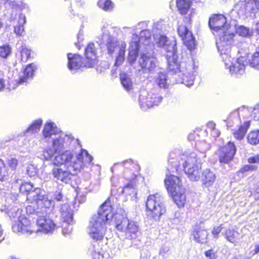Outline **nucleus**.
<instances>
[{
  "mask_svg": "<svg viewBox=\"0 0 259 259\" xmlns=\"http://www.w3.org/2000/svg\"><path fill=\"white\" fill-rule=\"evenodd\" d=\"M115 7V4L111 0H105L102 7V9L106 12H111Z\"/></svg>",
  "mask_w": 259,
  "mask_h": 259,
  "instance_id": "obj_43",
  "label": "nucleus"
},
{
  "mask_svg": "<svg viewBox=\"0 0 259 259\" xmlns=\"http://www.w3.org/2000/svg\"><path fill=\"white\" fill-rule=\"evenodd\" d=\"M210 134L213 137L217 138L220 136V132L219 130L215 128L210 131Z\"/></svg>",
  "mask_w": 259,
  "mask_h": 259,
  "instance_id": "obj_60",
  "label": "nucleus"
},
{
  "mask_svg": "<svg viewBox=\"0 0 259 259\" xmlns=\"http://www.w3.org/2000/svg\"><path fill=\"white\" fill-rule=\"evenodd\" d=\"M60 218L63 221V233L68 234L72 231V228L71 226L73 223V211L69 207L67 203L62 205L60 208Z\"/></svg>",
  "mask_w": 259,
  "mask_h": 259,
  "instance_id": "obj_9",
  "label": "nucleus"
},
{
  "mask_svg": "<svg viewBox=\"0 0 259 259\" xmlns=\"http://www.w3.org/2000/svg\"><path fill=\"white\" fill-rule=\"evenodd\" d=\"M184 170L190 180L193 181L194 177L193 173L194 172V163H185L183 165Z\"/></svg>",
  "mask_w": 259,
  "mask_h": 259,
  "instance_id": "obj_34",
  "label": "nucleus"
},
{
  "mask_svg": "<svg viewBox=\"0 0 259 259\" xmlns=\"http://www.w3.org/2000/svg\"><path fill=\"white\" fill-rule=\"evenodd\" d=\"M139 64L142 68L149 70H151L155 66L151 57L145 53L141 54Z\"/></svg>",
  "mask_w": 259,
  "mask_h": 259,
  "instance_id": "obj_21",
  "label": "nucleus"
},
{
  "mask_svg": "<svg viewBox=\"0 0 259 259\" xmlns=\"http://www.w3.org/2000/svg\"><path fill=\"white\" fill-rule=\"evenodd\" d=\"M106 46L108 53L110 55H112L114 52L115 49L116 47V45L114 42L110 41L107 42Z\"/></svg>",
  "mask_w": 259,
  "mask_h": 259,
  "instance_id": "obj_46",
  "label": "nucleus"
},
{
  "mask_svg": "<svg viewBox=\"0 0 259 259\" xmlns=\"http://www.w3.org/2000/svg\"><path fill=\"white\" fill-rule=\"evenodd\" d=\"M38 169L34 167L33 164L31 163L27 167V171L30 176H34L37 172Z\"/></svg>",
  "mask_w": 259,
  "mask_h": 259,
  "instance_id": "obj_48",
  "label": "nucleus"
},
{
  "mask_svg": "<svg viewBox=\"0 0 259 259\" xmlns=\"http://www.w3.org/2000/svg\"><path fill=\"white\" fill-rule=\"evenodd\" d=\"M248 62L251 67L256 70H259V48L251 55Z\"/></svg>",
  "mask_w": 259,
  "mask_h": 259,
  "instance_id": "obj_31",
  "label": "nucleus"
},
{
  "mask_svg": "<svg viewBox=\"0 0 259 259\" xmlns=\"http://www.w3.org/2000/svg\"><path fill=\"white\" fill-rule=\"evenodd\" d=\"M11 48L8 45L0 46V58L6 59L11 54Z\"/></svg>",
  "mask_w": 259,
  "mask_h": 259,
  "instance_id": "obj_41",
  "label": "nucleus"
},
{
  "mask_svg": "<svg viewBox=\"0 0 259 259\" xmlns=\"http://www.w3.org/2000/svg\"><path fill=\"white\" fill-rule=\"evenodd\" d=\"M247 140L252 145L259 144V130L250 132L247 136Z\"/></svg>",
  "mask_w": 259,
  "mask_h": 259,
  "instance_id": "obj_28",
  "label": "nucleus"
},
{
  "mask_svg": "<svg viewBox=\"0 0 259 259\" xmlns=\"http://www.w3.org/2000/svg\"><path fill=\"white\" fill-rule=\"evenodd\" d=\"M16 218H18V221H14L12 225V230L15 233L31 234L32 233L42 232L48 233L53 231L56 227L53 221L46 215L39 216L36 220L37 228L34 223L24 216L19 215Z\"/></svg>",
  "mask_w": 259,
  "mask_h": 259,
  "instance_id": "obj_3",
  "label": "nucleus"
},
{
  "mask_svg": "<svg viewBox=\"0 0 259 259\" xmlns=\"http://www.w3.org/2000/svg\"><path fill=\"white\" fill-rule=\"evenodd\" d=\"M125 52V46H122L120 47L114 63V65L115 66H118L120 65L124 62Z\"/></svg>",
  "mask_w": 259,
  "mask_h": 259,
  "instance_id": "obj_35",
  "label": "nucleus"
},
{
  "mask_svg": "<svg viewBox=\"0 0 259 259\" xmlns=\"http://www.w3.org/2000/svg\"><path fill=\"white\" fill-rule=\"evenodd\" d=\"M205 255L208 259H217L216 253L213 249H209L205 252Z\"/></svg>",
  "mask_w": 259,
  "mask_h": 259,
  "instance_id": "obj_51",
  "label": "nucleus"
},
{
  "mask_svg": "<svg viewBox=\"0 0 259 259\" xmlns=\"http://www.w3.org/2000/svg\"><path fill=\"white\" fill-rule=\"evenodd\" d=\"M207 127L211 131L215 128V123L212 121H210L207 123Z\"/></svg>",
  "mask_w": 259,
  "mask_h": 259,
  "instance_id": "obj_61",
  "label": "nucleus"
},
{
  "mask_svg": "<svg viewBox=\"0 0 259 259\" xmlns=\"http://www.w3.org/2000/svg\"><path fill=\"white\" fill-rule=\"evenodd\" d=\"M233 11L237 13L239 17L247 13H251L249 0L240 1L235 5Z\"/></svg>",
  "mask_w": 259,
  "mask_h": 259,
  "instance_id": "obj_18",
  "label": "nucleus"
},
{
  "mask_svg": "<svg viewBox=\"0 0 259 259\" xmlns=\"http://www.w3.org/2000/svg\"><path fill=\"white\" fill-rule=\"evenodd\" d=\"M223 229L222 225H221L219 226L214 227L212 230V234L213 235L214 238H217L218 235L222 231Z\"/></svg>",
  "mask_w": 259,
  "mask_h": 259,
  "instance_id": "obj_54",
  "label": "nucleus"
},
{
  "mask_svg": "<svg viewBox=\"0 0 259 259\" xmlns=\"http://www.w3.org/2000/svg\"><path fill=\"white\" fill-rule=\"evenodd\" d=\"M31 205H28L26 207V212L27 213H29V214H31V213H33V212H36V213L37 214V215L38 217H39V213L40 212H43L44 210H41V211H39L38 210V209H39V207H40V209H42V208H47V207H45L44 205H38L37 204H36V203L35 202L33 203H31ZM48 209H52L53 208H48Z\"/></svg>",
  "mask_w": 259,
  "mask_h": 259,
  "instance_id": "obj_32",
  "label": "nucleus"
},
{
  "mask_svg": "<svg viewBox=\"0 0 259 259\" xmlns=\"http://www.w3.org/2000/svg\"><path fill=\"white\" fill-rule=\"evenodd\" d=\"M59 143V139H56L53 141V145L55 146L57 144Z\"/></svg>",
  "mask_w": 259,
  "mask_h": 259,
  "instance_id": "obj_63",
  "label": "nucleus"
},
{
  "mask_svg": "<svg viewBox=\"0 0 259 259\" xmlns=\"http://www.w3.org/2000/svg\"><path fill=\"white\" fill-rule=\"evenodd\" d=\"M61 157L62 159H65V162H70L73 157V155L70 153H63L61 155Z\"/></svg>",
  "mask_w": 259,
  "mask_h": 259,
  "instance_id": "obj_56",
  "label": "nucleus"
},
{
  "mask_svg": "<svg viewBox=\"0 0 259 259\" xmlns=\"http://www.w3.org/2000/svg\"><path fill=\"white\" fill-rule=\"evenodd\" d=\"M7 164L13 169H15L17 166V163H7Z\"/></svg>",
  "mask_w": 259,
  "mask_h": 259,
  "instance_id": "obj_62",
  "label": "nucleus"
},
{
  "mask_svg": "<svg viewBox=\"0 0 259 259\" xmlns=\"http://www.w3.org/2000/svg\"><path fill=\"white\" fill-rule=\"evenodd\" d=\"M45 196H48L49 199L53 201L54 203V200L52 198L57 201L60 202L62 200L63 198V195L60 191H56L54 192L49 193L47 194L45 193Z\"/></svg>",
  "mask_w": 259,
  "mask_h": 259,
  "instance_id": "obj_39",
  "label": "nucleus"
},
{
  "mask_svg": "<svg viewBox=\"0 0 259 259\" xmlns=\"http://www.w3.org/2000/svg\"><path fill=\"white\" fill-rule=\"evenodd\" d=\"M42 133L45 138H50L53 135L56 134V132L52 122H47L45 123Z\"/></svg>",
  "mask_w": 259,
  "mask_h": 259,
  "instance_id": "obj_25",
  "label": "nucleus"
},
{
  "mask_svg": "<svg viewBox=\"0 0 259 259\" xmlns=\"http://www.w3.org/2000/svg\"><path fill=\"white\" fill-rule=\"evenodd\" d=\"M251 116L254 120H259V104H257L254 107Z\"/></svg>",
  "mask_w": 259,
  "mask_h": 259,
  "instance_id": "obj_47",
  "label": "nucleus"
},
{
  "mask_svg": "<svg viewBox=\"0 0 259 259\" xmlns=\"http://www.w3.org/2000/svg\"><path fill=\"white\" fill-rule=\"evenodd\" d=\"M122 210L113 213L109 201H106L100 207L98 213L94 215L91 219L87 228L90 237L93 240H101L105 234L106 224L114 222L116 229L124 234L125 238L132 240L138 236L140 228L134 221H130L121 213Z\"/></svg>",
  "mask_w": 259,
  "mask_h": 259,
  "instance_id": "obj_1",
  "label": "nucleus"
},
{
  "mask_svg": "<svg viewBox=\"0 0 259 259\" xmlns=\"http://www.w3.org/2000/svg\"><path fill=\"white\" fill-rule=\"evenodd\" d=\"M208 233L205 230H199L195 234V240L198 242L203 243L207 242Z\"/></svg>",
  "mask_w": 259,
  "mask_h": 259,
  "instance_id": "obj_37",
  "label": "nucleus"
},
{
  "mask_svg": "<svg viewBox=\"0 0 259 259\" xmlns=\"http://www.w3.org/2000/svg\"><path fill=\"white\" fill-rule=\"evenodd\" d=\"M202 154H204L206 150L209 148V144L207 143L205 140L197 141L195 143V148Z\"/></svg>",
  "mask_w": 259,
  "mask_h": 259,
  "instance_id": "obj_40",
  "label": "nucleus"
},
{
  "mask_svg": "<svg viewBox=\"0 0 259 259\" xmlns=\"http://www.w3.org/2000/svg\"><path fill=\"white\" fill-rule=\"evenodd\" d=\"M19 188L20 194H11L10 197L6 199L7 205L5 211L11 218H16L21 214V210L18 208V204L22 201L19 200L22 197V194L26 193V201L28 203L35 202L39 205H44L47 208H54V203L53 201L49 199L48 196H45V192L40 189H33V187L30 183H22L19 179L15 180Z\"/></svg>",
  "mask_w": 259,
  "mask_h": 259,
  "instance_id": "obj_2",
  "label": "nucleus"
},
{
  "mask_svg": "<svg viewBox=\"0 0 259 259\" xmlns=\"http://www.w3.org/2000/svg\"><path fill=\"white\" fill-rule=\"evenodd\" d=\"M146 206L148 212L154 219L158 218L165 212L162 198L158 193L149 195L147 199Z\"/></svg>",
  "mask_w": 259,
  "mask_h": 259,
  "instance_id": "obj_6",
  "label": "nucleus"
},
{
  "mask_svg": "<svg viewBox=\"0 0 259 259\" xmlns=\"http://www.w3.org/2000/svg\"><path fill=\"white\" fill-rule=\"evenodd\" d=\"M42 124L41 119L34 120L31 124L28 127L26 131L31 133H34L39 131Z\"/></svg>",
  "mask_w": 259,
  "mask_h": 259,
  "instance_id": "obj_36",
  "label": "nucleus"
},
{
  "mask_svg": "<svg viewBox=\"0 0 259 259\" xmlns=\"http://www.w3.org/2000/svg\"><path fill=\"white\" fill-rule=\"evenodd\" d=\"M83 65L85 68H93L98 63L97 49L93 42L88 44L84 49Z\"/></svg>",
  "mask_w": 259,
  "mask_h": 259,
  "instance_id": "obj_8",
  "label": "nucleus"
},
{
  "mask_svg": "<svg viewBox=\"0 0 259 259\" xmlns=\"http://www.w3.org/2000/svg\"><path fill=\"white\" fill-rule=\"evenodd\" d=\"M58 164H65V168L64 169L66 171H68L70 175V177L72 175H75L78 171H79L81 168L80 163H58Z\"/></svg>",
  "mask_w": 259,
  "mask_h": 259,
  "instance_id": "obj_24",
  "label": "nucleus"
},
{
  "mask_svg": "<svg viewBox=\"0 0 259 259\" xmlns=\"http://www.w3.org/2000/svg\"><path fill=\"white\" fill-rule=\"evenodd\" d=\"M36 68L34 63L28 64L23 70V75L19 77L16 81V85L27 84L28 81L31 79Z\"/></svg>",
  "mask_w": 259,
  "mask_h": 259,
  "instance_id": "obj_12",
  "label": "nucleus"
},
{
  "mask_svg": "<svg viewBox=\"0 0 259 259\" xmlns=\"http://www.w3.org/2000/svg\"><path fill=\"white\" fill-rule=\"evenodd\" d=\"M251 32L252 36H259V21L253 25Z\"/></svg>",
  "mask_w": 259,
  "mask_h": 259,
  "instance_id": "obj_49",
  "label": "nucleus"
},
{
  "mask_svg": "<svg viewBox=\"0 0 259 259\" xmlns=\"http://www.w3.org/2000/svg\"><path fill=\"white\" fill-rule=\"evenodd\" d=\"M193 84V80H191V81H190V82L187 83H186V85H187V86H190V85H192Z\"/></svg>",
  "mask_w": 259,
  "mask_h": 259,
  "instance_id": "obj_64",
  "label": "nucleus"
},
{
  "mask_svg": "<svg viewBox=\"0 0 259 259\" xmlns=\"http://www.w3.org/2000/svg\"><path fill=\"white\" fill-rule=\"evenodd\" d=\"M56 167L53 169V174L55 178L65 184L70 182L71 177L68 171L64 169L65 164H58L56 165Z\"/></svg>",
  "mask_w": 259,
  "mask_h": 259,
  "instance_id": "obj_13",
  "label": "nucleus"
},
{
  "mask_svg": "<svg viewBox=\"0 0 259 259\" xmlns=\"http://www.w3.org/2000/svg\"><path fill=\"white\" fill-rule=\"evenodd\" d=\"M256 168L254 165L246 164L237 172V174L240 178H243L247 172L256 170Z\"/></svg>",
  "mask_w": 259,
  "mask_h": 259,
  "instance_id": "obj_38",
  "label": "nucleus"
},
{
  "mask_svg": "<svg viewBox=\"0 0 259 259\" xmlns=\"http://www.w3.org/2000/svg\"><path fill=\"white\" fill-rule=\"evenodd\" d=\"M195 134L198 137L201 136L203 138H205L207 136V131L206 130H202L201 128L197 127L195 129Z\"/></svg>",
  "mask_w": 259,
  "mask_h": 259,
  "instance_id": "obj_52",
  "label": "nucleus"
},
{
  "mask_svg": "<svg viewBox=\"0 0 259 259\" xmlns=\"http://www.w3.org/2000/svg\"><path fill=\"white\" fill-rule=\"evenodd\" d=\"M120 79L123 87L126 91H130L133 89V83L127 74L124 73L121 75Z\"/></svg>",
  "mask_w": 259,
  "mask_h": 259,
  "instance_id": "obj_29",
  "label": "nucleus"
},
{
  "mask_svg": "<svg viewBox=\"0 0 259 259\" xmlns=\"http://www.w3.org/2000/svg\"><path fill=\"white\" fill-rule=\"evenodd\" d=\"M8 174L6 165L4 163H0V181H3Z\"/></svg>",
  "mask_w": 259,
  "mask_h": 259,
  "instance_id": "obj_45",
  "label": "nucleus"
},
{
  "mask_svg": "<svg viewBox=\"0 0 259 259\" xmlns=\"http://www.w3.org/2000/svg\"><path fill=\"white\" fill-rule=\"evenodd\" d=\"M78 162H92L93 160L92 156L85 149H81L77 156Z\"/></svg>",
  "mask_w": 259,
  "mask_h": 259,
  "instance_id": "obj_30",
  "label": "nucleus"
},
{
  "mask_svg": "<svg viewBox=\"0 0 259 259\" xmlns=\"http://www.w3.org/2000/svg\"><path fill=\"white\" fill-rule=\"evenodd\" d=\"M179 36L182 38L184 44L188 49L192 50L194 47V37L192 32L190 31L184 25H180L177 29Z\"/></svg>",
  "mask_w": 259,
  "mask_h": 259,
  "instance_id": "obj_11",
  "label": "nucleus"
},
{
  "mask_svg": "<svg viewBox=\"0 0 259 259\" xmlns=\"http://www.w3.org/2000/svg\"><path fill=\"white\" fill-rule=\"evenodd\" d=\"M169 248L167 246H163L159 251V254L164 256L169 251Z\"/></svg>",
  "mask_w": 259,
  "mask_h": 259,
  "instance_id": "obj_57",
  "label": "nucleus"
},
{
  "mask_svg": "<svg viewBox=\"0 0 259 259\" xmlns=\"http://www.w3.org/2000/svg\"><path fill=\"white\" fill-rule=\"evenodd\" d=\"M136 37V40L131 41L129 47L127 60L131 64L136 61L140 51V38L137 35Z\"/></svg>",
  "mask_w": 259,
  "mask_h": 259,
  "instance_id": "obj_16",
  "label": "nucleus"
},
{
  "mask_svg": "<svg viewBox=\"0 0 259 259\" xmlns=\"http://www.w3.org/2000/svg\"><path fill=\"white\" fill-rule=\"evenodd\" d=\"M250 126V121H245L242 125H240L238 129H235L233 131L232 134L234 137L238 140H242L248 129Z\"/></svg>",
  "mask_w": 259,
  "mask_h": 259,
  "instance_id": "obj_20",
  "label": "nucleus"
},
{
  "mask_svg": "<svg viewBox=\"0 0 259 259\" xmlns=\"http://www.w3.org/2000/svg\"><path fill=\"white\" fill-rule=\"evenodd\" d=\"M225 236L228 241L234 244L240 240V234L234 230L228 229L226 232Z\"/></svg>",
  "mask_w": 259,
  "mask_h": 259,
  "instance_id": "obj_26",
  "label": "nucleus"
},
{
  "mask_svg": "<svg viewBox=\"0 0 259 259\" xmlns=\"http://www.w3.org/2000/svg\"><path fill=\"white\" fill-rule=\"evenodd\" d=\"M218 45V52L224 63L225 68L228 70L229 73L236 77L243 74L245 72V65L247 63L246 57L240 56L235 60L231 57V45L219 42Z\"/></svg>",
  "mask_w": 259,
  "mask_h": 259,
  "instance_id": "obj_5",
  "label": "nucleus"
},
{
  "mask_svg": "<svg viewBox=\"0 0 259 259\" xmlns=\"http://www.w3.org/2000/svg\"><path fill=\"white\" fill-rule=\"evenodd\" d=\"M68 64L67 66L70 70H77L80 67H84L83 60L81 55L78 54H67Z\"/></svg>",
  "mask_w": 259,
  "mask_h": 259,
  "instance_id": "obj_15",
  "label": "nucleus"
},
{
  "mask_svg": "<svg viewBox=\"0 0 259 259\" xmlns=\"http://www.w3.org/2000/svg\"><path fill=\"white\" fill-rule=\"evenodd\" d=\"M249 4H250L251 13L254 12L253 5H255V8L257 10H259V1L257 0H249Z\"/></svg>",
  "mask_w": 259,
  "mask_h": 259,
  "instance_id": "obj_50",
  "label": "nucleus"
},
{
  "mask_svg": "<svg viewBox=\"0 0 259 259\" xmlns=\"http://www.w3.org/2000/svg\"><path fill=\"white\" fill-rule=\"evenodd\" d=\"M128 183L124 186L122 192L126 195H131L136 194V187L139 182H142L143 178L141 176L133 175L131 178H128Z\"/></svg>",
  "mask_w": 259,
  "mask_h": 259,
  "instance_id": "obj_14",
  "label": "nucleus"
},
{
  "mask_svg": "<svg viewBox=\"0 0 259 259\" xmlns=\"http://www.w3.org/2000/svg\"><path fill=\"white\" fill-rule=\"evenodd\" d=\"M258 253H259V243H255L254 248L250 251V254L252 255H254Z\"/></svg>",
  "mask_w": 259,
  "mask_h": 259,
  "instance_id": "obj_59",
  "label": "nucleus"
},
{
  "mask_svg": "<svg viewBox=\"0 0 259 259\" xmlns=\"http://www.w3.org/2000/svg\"><path fill=\"white\" fill-rule=\"evenodd\" d=\"M30 52L27 48H22L20 51V61L22 62H26L30 58Z\"/></svg>",
  "mask_w": 259,
  "mask_h": 259,
  "instance_id": "obj_42",
  "label": "nucleus"
},
{
  "mask_svg": "<svg viewBox=\"0 0 259 259\" xmlns=\"http://www.w3.org/2000/svg\"><path fill=\"white\" fill-rule=\"evenodd\" d=\"M167 78L165 75L162 74L157 78V84L160 88H167V84L166 83Z\"/></svg>",
  "mask_w": 259,
  "mask_h": 259,
  "instance_id": "obj_44",
  "label": "nucleus"
},
{
  "mask_svg": "<svg viewBox=\"0 0 259 259\" xmlns=\"http://www.w3.org/2000/svg\"><path fill=\"white\" fill-rule=\"evenodd\" d=\"M15 33L18 36H21L24 33V30L23 25L19 24L14 28Z\"/></svg>",
  "mask_w": 259,
  "mask_h": 259,
  "instance_id": "obj_53",
  "label": "nucleus"
},
{
  "mask_svg": "<svg viewBox=\"0 0 259 259\" xmlns=\"http://www.w3.org/2000/svg\"><path fill=\"white\" fill-rule=\"evenodd\" d=\"M248 162H259V154L250 156L248 159Z\"/></svg>",
  "mask_w": 259,
  "mask_h": 259,
  "instance_id": "obj_58",
  "label": "nucleus"
},
{
  "mask_svg": "<svg viewBox=\"0 0 259 259\" xmlns=\"http://www.w3.org/2000/svg\"><path fill=\"white\" fill-rule=\"evenodd\" d=\"M236 33L239 36L244 37H250L252 36L251 30L243 25H235Z\"/></svg>",
  "mask_w": 259,
  "mask_h": 259,
  "instance_id": "obj_27",
  "label": "nucleus"
},
{
  "mask_svg": "<svg viewBox=\"0 0 259 259\" xmlns=\"http://www.w3.org/2000/svg\"><path fill=\"white\" fill-rule=\"evenodd\" d=\"M139 102L141 107L143 108H150L155 104V102L152 101V98L149 96H146L144 98V96H140Z\"/></svg>",
  "mask_w": 259,
  "mask_h": 259,
  "instance_id": "obj_33",
  "label": "nucleus"
},
{
  "mask_svg": "<svg viewBox=\"0 0 259 259\" xmlns=\"http://www.w3.org/2000/svg\"><path fill=\"white\" fill-rule=\"evenodd\" d=\"M216 177L214 173L209 169H206L202 172V181L206 186H211L215 180Z\"/></svg>",
  "mask_w": 259,
  "mask_h": 259,
  "instance_id": "obj_22",
  "label": "nucleus"
},
{
  "mask_svg": "<svg viewBox=\"0 0 259 259\" xmlns=\"http://www.w3.org/2000/svg\"><path fill=\"white\" fill-rule=\"evenodd\" d=\"M165 184L168 193L175 191L178 188H184L182 185L179 178L173 175L168 176L165 179Z\"/></svg>",
  "mask_w": 259,
  "mask_h": 259,
  "instance_id": "obj_17",
  "label": "nucleus"
},
{
  "mask_svg": "<svg viewBox=\"0 0 259 259\" xmlns=\"http://www.w3.org/2000/svg\"><path fill=\"white\" fill-rule=\"evenodd\" d=\"M174 201L179 207H183L186 202V198L185 189L178 188L176 191L169 193Z\"/></svg>",
  "mask_w": 259,
  "mask_h": 259,
  "instance_id": "obj_19",
  "label": "nucleus"
},
{
  "mask_svg": "<svg viewBox=\"0 0 259 259\" xmlns=\"http://www.w3.org/2000/svg\"><path fill=\"white\" fill-rule=\"evenodd\" d=\"M192 3L191 0H176L178 10L181 15H185L188 12Z\"/></svg>",
  "mask_w": 259,
  "mask_h": 259,
  "instance_id": "obj_23",
  "label": "nucleus"
},
{
  "mask_svg": "<svg viewBox=\"0 0 259 259\" xmlns=\"http://www.w3.org/2000/svg\"><path fill=\"white\" fill-rule=\"evenodd\" d=\"M166 49V57L168 63V71L174 73L180 71V65L178 62L176 45H168Z\"/></svg>",
  "mask_w": 259,
  "mask_h": 259,
  "instance_id": "obj_7",
  "label": "nucleus"
},
{
  "mask_svg": "<svg viewBox=\"0 0 259 259\" xmlns=\"http://www.w3.org/2000/svg\"><path fill=\"white\" fill-rule=\"evenodd\" d=\"M208 24L210 28L213 30V34L219 37L216 40L217 49L219 42L232 45L234 37V26H231L227 23V19L224 15H213L209 18Z\"/></svg>",
  "mask_w": 259,
  "mask_h": 259,
  "instance_id": "obj_4",
  "label": "nucleus"
},
{
  "mask_svg": "<svg viewBox=\"0 0 259 259\" xmlns=\"http://www.w3.org/2000/svg\"><path fill=\"white\" fill-rule=\"evenodd\" d=\"M6 88V79L3 75L0 74V92L5 90Z\"/></svg>",
  "mask_w": 259,
  "mask_h": 259,
  "instance_id": "obj_55",
  "label": "nucleus"
},
{
  "mask_svg": "<svg viewBox=\"0 0 259 259\" xmlns=\"http://www.w3.org/2000/svg\"><path fill=\"white\" fill-rule=\"evenodd\" d=\"M236 148L233 142H229L218 152L220 162H230L236 152Z\"/></svg>",
  "mask_w": 259,
  "mask_h": 259,
  "instance_id": "obj_10",
  "label": "nucleus"
}]
</instances>
